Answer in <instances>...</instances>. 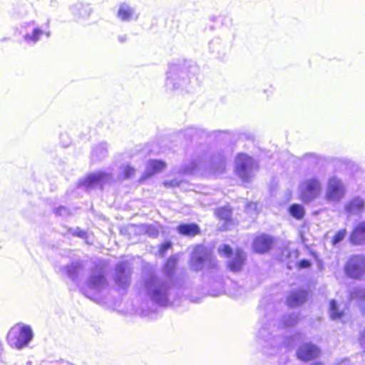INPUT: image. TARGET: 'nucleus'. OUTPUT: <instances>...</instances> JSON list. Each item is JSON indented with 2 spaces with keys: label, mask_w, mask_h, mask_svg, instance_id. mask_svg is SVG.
<instances>
[{
  "label": "nucleus",
  "mask_w": 365,
  "mask_h": 365,
  "mask_svg": "<svg viewBox=\"0 0 365 365\" xmlns=\"http://www.w3.org/2000/svg\"><path fill=\"white\" fill-rule=\"evenodd\" d=\"M190 263L195 271H200L204 267L215 269L217 267V260L211 250L203 245L195 247L191 255Z\"/></svg>",
  "instance_id": "f257e3e1"
},
{
  "label": "nucleus",
  "mask_w": 365,
  "mask_h": 365,
  "mask_svg": "<svg viewBox=\"0 0 365 365\" xmlns=\"http://www.w3.org/2000/svg\"><path fill=\"white\" fill-rule=\"evenodd\" d=\"M322 191V181L317 176L305 178L299 185V198L304 203H309L317 199Z\"/></svg>",
  "instance_id": "f03ea898"
},
{
  "label": "nucleus",
  "mask_w": 365,
  "mask_h": 365,
  "mask_svg": "<svg viewBox=\"0 0 365 365\" xmlns=\"http://www.w3.org/2000/svg\"><path fill=\"white\" fill-rule=\"evenodd\" d=\"M33 338V332L28 325L16 324L9 331L6 340L11 346L21 349L28 345Z\"/></svg>",
  "instance_id": "7ed1b4c3"
},
{
  "label": "nucleus",
  "mask_w": 365,
  "mask_h": 365,
  "mask_svg": "<svg viewBox=\"0 0 365 365\" xmlns=\"http://www.w3.org/2000/svg\"><path fill=\"white\" fill-rule=\"evenodd\" d=\"M49 20H47L46 23L41 26L34 21L25 22L22 25V28L24 29V34L23 35L24 41L26 43L33 46L39 41L41 36L43 35L49 38L51 34L49 29Z\"/></svg>",
  "instance_id": "20e7f679"
},
{
  "label": "nucleus",
  "mask_w": 365,
  "mask_h": 365,
  "mask_svg": "<svg viewBox=\"0 0 365 365\" xmlns=\"http://www.w3.org/2000/svg\"><path fill=\"white\" fill-rule=\"evenodd\" d=\"M258 170L257 162L246 154H239L235 160V172L243 181L249 182Z\"/></svg>",
  "instance_id": "39448f33"
},
{
  "label": "nucleus",
  "mask_w": 365,
  "mask_h": 365,
  "mask_svg": "<svg viewBox=\"0 0 365 365\" xmlns=\"http://www.w3.org/2000/svg\"><path fill=\"white\" fill-rule=\"evenodd\" d=\"M187 73L178 65H171L167 72L165 85L168 89L175 90L188 83Z\"/></svg>",
  "instance_id": "423d86ee"
},
{
  "label": "nucleus",
  "mask_w": 365,
  "mask_h": 365,
  "mask_svg": "<svg viewBox=\"0 0 365 365\" xmlns=\"http://www.w3.org/2000/svg\"><path fill=\"white\" fill-rule=\"evenodd\" d=\"M346 194V187L344 182L336 177L329 179L325 192V198L329 202H338Z\"/></svg>",
  "instance_id": "0eeeda50"
},
{
  "label": "nucleus",
  "mask_w": 365,
  "mask_h": 365,
  "mask_svg": "<svg viewBox=\"0 0 365 365\" xmlns=\"http://www.w3.org/2000/svg\"><path fill=\"white\" fill-rule=\"evenodd\" d=\"M114 180L113 174L110 172H98L92 173L81 182L80 186L87 190L95 188H102L106 183Z\"/></svg>",
  "instance_id": "6e6552de"
},
{
  "label": "nucleus",
  "mask_w": 365,
  "mask_h": 365,
  "mask_svg": "<svg viewBox=\"0 0 365 365\" xmlns=\"http://www.w3.org/2000/svg\"><path fill=\"white\" fill-rule=\"evenodd\" d=\"M321 354L320 349L315 344L307 342L302 344L296 352V356L300 361L307 362L316 359Z\"/></svg>",
  "instance_id": "1a4fd4ad"
},
{
  "label": "nucleus",
  "mask_w": 365,
  "mask_h": 365,
  "mask_svg": "<svg viewBox=\"0 0 365 365\" xmlns=\"http://www.w3.org/2000/svg\"><path fill=\"white\" fill-rule=\"evenodd\" d=\"M116 17L123 22L135 21L139 18V14L134 6L128 3L123 2L118 5Z\"/></svg>",
  "instance_id": "9d476101"
},
{
  "label": "nucleus",
  "mask_w": 365,
  "mask_h": 365,
  "mask_svg": "<svg viewBox=\"0 0 365 365\" xmlns=\"http://www.w3.org/2000/svg\"><path fill=\"white\" fill-rule=\"evenodd\" d=\"M346 274H363L365 272V257L362 255L351 256L346 265Z\"/></svg>",
  "instance_id": "9b49d317"
},
{
  "label": "nucleus",
  "mask_w": 365,
  "mask_h": 365,
  "mask_svg": "<svg viewBox=\"0 0 365 365\" xmlns=\"http://www.w3.org/2000/svg\"><path fill=\"white\" fill-rule=\"evenodd\" d=\"M364 208L365 200L359 196L353 197L344 205V210L349 216L360 215Z\"/></svg>",
  "instance_id": "f8f14e48"
},
{
  "label": "nucleus",
  "mask_w": 365,
  "mask_h": 365,
  "mask_svg": "<svg viewBox=\"0 0 365 365\" xmlns=\"http://www.w3.org/2000/svg\"><path fill=\"white\" fill-rule=\"evenodd\" d=\"M273 245V239L267 235L257 236L253 242V249L256 252L264 253L270 250Z\"/></svg>",
  "instance_id": "ddd939ff"
},
{
  "label": "nucleus",
  "mask_w": 365,
  "mask_h": 365,
  "mask_svg": "<svg viewBox=\"0 0 365 365\" xmlns=\"http://www.w3.org/2000/svg\"><path fill=\"white\" fill-rule=\"evenodd\" d=\"M349 241L354 245H365V222H360L354 227Z\"/></svg>",
  "instance_id": "4468645a"
},
{
  "label": "nucleus",
  "mask_w": 365,
  "mask_h": 365,
  "mask_svg": "<svg viewBox=\"0 0 365 365\" xmlns=\"http://www.w3.org/2000/svg\"><path fill=\"white\" fill-rule=\"evenodd\" d=\"M307 299V292L304 290L292 292L287 297L286 303L289 307H297L303 304Z\"/></svg>",
  "instance_id": "2eb2a0df"
},
{
  "label": "nucleus",
  "mask_w": 365,
  "mask_h": 365,
  "mask_svg": "<svg viewBox=\"0 0 365 365\" xmlns=\"http://www.w3.org/2000/svg\"><path fill=\"white\" fill-rule=\"evenodd\" d=\"M165 168V164L161 160H149L146 165V169L145 173L142 178V180H145L148 178L151 177L156 173L162 171Z\"/></svg>",
  "instance_id": "dca6fc26"
},
{
  "label": "nucleus",
  "mask_w": 365,
  "mask_h": 365,
  "mask_svg": "<svg viewBox=\"0 0 365 365\" xmlns=\"http://www.w3.org/2000/svg\"><path fill=\"white\" fill-rule=\"evenodd\" d=\"M245 259V253L240 249H237L235 253V257L231 259L228 266L230 271L236 272H240Z\"/></svg>",
  "instance_id": "f3484780"
},
{
  "label": "nucleus",
  "mask_w": 365,
  "mask_h": 365,
  "mask_svg": "<svg viewBox=\"0 0 365 365\" xmlns=\"http://www.w3.org/2000/svg\"><path fill=\"white\" fill-rule=\"evenodd\" d=\"M71 11L77 19L87 18L90 16L91 9L89 5H85L82 3H77L71 7Z\"/></svg>",
  "instance_id": "a211bd4d"
},
{
  "label": "nucleus",
  "mask_w": 365,
  "mask_h": 365,
  "mask_svg": "<svg viewBox=\"0 0 365 365\" xmlns=\"http://www.w3.org/2000/svg\"><path fill=\"white\" fill-rule=\"evenodd\" d=\"M177 230L180 234L189 237L195 236L200 232L199 227L194 223L180 225Z\"/></svg>",
  "instance_id": "6ab92c4d"
},
{
  "label": "nucleus",
  "mask_w": 365,
  "mask_h": 365,
  "mask_svg": "<svg viewBox=\"0 0 365 365\" xmlns=\"http://www.w3.org/2000/svg\"><path fill=\"white\" fill-rule=\"evenodd\" d=\"M108 154V145L106 143H101L96 146L91 153V160L98 161L103 159Z\"/></svg>",
  "instance_id": "aec40b11"
},
{
  "label": "nucleus",
  "mask_w": 365,
  "mask_h": 365,
  "mask_svg": "<svg viewBox=\"0 0 365 365\" xmlns=\"http://www.w3.org/2000/svg\"><path fill=\"white\" fill-rule=\"evenodd\" d=\"M216 215L220 220H222L225 221V229L228 230L230 228L229 224H232V222H231V215H232L231 209L227 206L220 207L216 211Z\"/></svg>",
  "instance_id": "412c9836"
},
{
  "label": "nucleus",
  "mask_w": 365,
  "mask_h": 365,
  "mask_svg": "<svg viewBox=\"0 0 365 365\" xmlns=\"http://www.w3.org/2000/svg\"><path fill=\"white\" fill-rule=\"evenodd\" d=\"M201 161L200 160H190L188 162H185L182 165L180 173L182 174H193L195 173L200 166Z\"/></svg>",
  "instance_id": "4be33fe9"
},
{
  "label": "nucleus",
  "mask_w": 365,
  "mask_h": 365,
  "mask_svg": "<svg viewBox=\"0 0 365 365\" xmlns=\"http://www.w3.org/2000/svg\"><path fill=\"white\" fill-rule=\"evenodd\" d=\"M135 170L129 165H123L120 167L117 173L118 180L128 179L134 176Z\"/></svg>",
  "instance_id": "5701e85b"
},
{
  "label": "nucleus",
  "mask_w": 365,
  "mask_h": 365,
  "mask_svg": "<svg viewBox=\"0 0 365 365\" xmlns=\"http://www.w3.org/2000/svg\"><path fill=\"white\" fill-rule=\"evenodd\" d=\"M212 169L215 174H221L225 170V160L224 156L218 155L217 157H215L212 160Z\"/></svg>",
  "instance_id": "b1692460"
},
{
  "label": "nucleus",
  "mask_w": 365,
  "mask_h": 365,
  "mask_svg": "<svg viewBox=\"0 0 365 365\" xmlns=\"http://www.w3.org/2000/svg\"><path fill=\"white\" fill-rule=\"evenodd\" d=\"M289 212V214L297 220H302L305 215L304 207L299 204H293L290 205Z\"/></svg>",
  "instance_id": "393cba45"
},
{
  "label": "nucleus",
  "mask_w": 365,
  "mask_h": 365,
  "mask_svg": "<svg viewBox=\"0 0 365 365\" xmlns=\"http://www.w3.org/2000/svg\"><path fill=\"white\" fill-rule=\"evenodd\" d=\"M178 262V256L177 255H172L166 262L164 266V274H172L174 272Z\"/></svg>",
  "instance_id": "a878e982"
},
{
  "label": "nucleus",
  "mask_w": 365,
  "mask_h": 365,
  "mask_svg": "<svg viewBox=\"0 0 365 365\" xmlns=\"http://www.w3.org/2000/svg\"><path fill=\"white\" fill-rule=\"evenodd\" d=\"M330 305V316L333 319H341L344 316V312L339 311L336 303L334 300H331L329 302Z\"/></svg>",
  "instance_id": "bb28decb"
},
{
  "label": "nucleus",
  "mask_w": 365,
  "mask_h": 365,
  "mask_svg": "<svg viewBox=\"0 0 365 365\" xmlns=\"http://www.w3.org/2000/svg\"><path fill=\"white\" fill-rule=\"evenodd\" d=\"M82 267L81 262L78 260L73 261L70 265L66 267V274H77Z\"/></svg>",
  "instance_id": "cd10ccee"
},
{
  "label": "nucleus",
  "mask_w": 365,
  "mask_h": 365,
  "mask_svg": "<svg viewBox=\"0 0 365 365\" xmlns=\"http://www.w3.org/2000/svg\"><path fill=\"white\" fill-rule=\"evenodd\" d=\"M217 250L221 256L227 258L231 257L233 255L232 248L227 245H220Z\"/></svg>",
  "instance_id": "c85d7f7f"
},
{
  "label": "nucleus",
  "mask_w": 365,
  "mask_h": 365,
  "mask_svg": "<svg viewBox=\"0 0 365 365\" xmlns=\"http://www.w3.org/2000/svg\"><path fill=\"white\" fill-rule=\"evenodd\" d=\"M356 297L359 301V306L360 307L361 313L365 315V292L359 291L356 292Z\"/></svg>",
  "instance_id": "c756f323"
},
{
  "label": "nucleus",
  "mask_w": 365,
  "mask_h": 365,
  "mask_svg": "<svg viewBox=\"0 0 365 365\" xmlns=\"http://www.w3.org/2000/svg\"><path fill=\"white\" fill-rule=\"evenodd\" d=\"M346 235V230L345 229L340 230L339 231H338L336 232V234L334 237V238L332 240V244L334 245H337L338 243H339L344 239Z\"/></svg>",
  "instance_id": "7c9ffc66"
},
{
  "label": "nucleus",
  "mask_w": 365,
  "mask_h": 365,
  "mask_svg": "<svg viewBox=\"0 0 365 365\" xmlns=\"http://www.w3.org/2000/svg\"><path fill=\"white\" fill-rule=\"evenodd\" d=\"M172 244L170 242H166L162 244L159 249V255L160 257H164L167 251L171 247Z\"/></svg>",
  "instance_id": "2f4dec72"
},
{
  "label": "nucleus",
  "mask_w": 365,
  "mask_h": 365,
  "mask_svg": "<svg viewBox=\"0 0 365 365\" xmlns=\"http://www.w3.org/2000/svg\"><path fill=\"white\" fill-rule=\"evenodd\" d=\"M146 233L150 236V237H155L158 235V229L153 226V225H148L146 227Z\"/></svg>",
  "instance_id": "473e14b6"
},
{
  "label": "nucleus",
  "mask_w": 365,
  "mask_h": 365,
  "mask_svg": "<svg viewBox=\"0 0 365 365\" xmlns=\"http://www.w3.org/2000/svg\"><path fill=\"white\" fill-rule=\"evenodd\" d=\"M319 157L314 153H307L303 155V160L310 161L312 163L317 162Z\"/></svg>",
  "instance_id": "72a5a7b5"
},
{
  "label": "nucleus",
  "mask_w": 365,
  "mask_h": 365,
  "mask_svg": "<svg viewBox=\"0 0 365 365\" xmlns=\"http://www.w3.org/2000/svg\"><path fill=\"white\" fill-rule=\"evenodd\" d=\"M221 44V41L220 39L219 38H215V39H212L210 42V48L213 51H219V50L217 49V46L218 45H220Z\"/></svg>",
  "instance_id": "f704fd0d"
},
{
  "label": "nucleus",
  "mask_w": 365,
  "mask_h": 365,
  "mask_svg": "<svg viewBox=\"0 0 365 365\" xmlns=\"http://www.w3.org/2000/svg\"><path fill=\"white\" fill-rule=\"evenodd\" d=\"M311 265V263L307 259H302L299 262L298 266L300 269H307Z\"/></svg>",
  "instance_id": "c9c22d12"
},
{
  "label": "nucleus",
  "mask_w": 365,
  "mask_h": 365,
  "mask_svg": "<svg viewBox=\"0 0 365 365\" xmlns=\"http://www.w3.org/2000/svg\"><path fill=\"white\" fill-rule=\"evenodd\" d=\"M56 214L60 216H66L68 215V210L64 207H59L56 209Z\"/></svg>",
  "instance_id": "e433bc0d"
},
{
  "label": "nucleus",
  "mask_w": 365,
  "mask_h": 365,
  "mask_svg": "<svg viewBox=\"0 0 365 365\" xmlns=\"http://www.w3.org/2000/svg\"><path fill=\"white\" fill-rule=\"evenodd\" d=\"M164 185L165 187H173L179 186L180 182L178 180H177L176 179H175L171 181H165L164 182Z\"/></svg>",
  "instance_id": "4c0bfd02"
},
{
  "label": "nucleus",
  "mask_w": 365,
  "mask_h": 365,
  "mask_svg": "<svg viewBox=\"0 0 365 365\" xmlns=\"http://www.w3.org/2000/svg\"><path fill=\"white\" fill-rule=\"evenodd\" d=\"M257 205L255 202H249L246 205V211L250 212L251 211H255L257 210Z\"/></svg>",
  "instance_id": "58836bf2"
},
{
  "label": "nucleus",
  "mask_w": 365,
  "mask_h": 365,
  "mask_svg": "<svg viewBox=\"0 0 365 365\" xmlns=\"http://www.w3.org/2000/svg\"><path fill=\"white\" fill-rule=\"evenodd\" d=\"M74 235L80 237H84L86 235V232L83 230H81L80 229H77L75 232H74Z\"/></svg>",
  "instance_id": "ea45409f"
},
{
  "label": "nucleus",
  "mask_w": 365,
  "mask_h": 365,
  "mask_svg": "<svg viewBox=\"0 0 365 365\" xmlns=\"http://www.w3.org/2000/svg\"><path fill=\"white\" fill-rule=\"evenodd\" d=\"M118 41L120 43H124L127 40V36L125 35H123V36H119L118 37Z\"/></svg>",
  "instance_id": "a19ab883"
},
{
  "label": "nucleus",
  "mask_w": 365,
  "mask_h": 365,
  "mask_svg": "<svg viewBox=\"0 0 365 365\" xmlns=\"http://www.w3.org/2000/svg\"><path fill=\"white\" fill-rule=\"evenodd\" d=\"M118 268L119 269V273L118 274H124L125 270L121 269V265L118 266Z\"/></svg>",
  "instance_id": "79ce46f5"
},
{
  "label": "nucleus",
  "mask_w": 365,
  "mask_h": 365,
  "mask_svg": "<svg viewBox=\"0 0 365 365\" xmlns=\"http://www.w3.org/2000/svg\"><path fill=\"white\" fill-rule=\"evenodd\" d=\"M312 365H323V364L321 362H315V363H313Z\"/></svg>",
  "instance_id": "37998d69"
},
{
  "label": "nucleus",
  "mask_w": 365,
  "mask_h": 365,
  "mask_svg": "<svg viewBox=\"0 0 365 365\" xmlns=\"http://www.w3.org/2000/svg\"><path fill=\"white\" fill-rule=\"evenodd\" d=\"M293 320L294 321V322H295V323H296V322H297V321H298V319H297V317H294V318L293 319Z\"/></svg>",
  "instance_id": "c03bdc74"
},
{
  "label": "nucleus",
  "mask_w": 365,
  "mask_h": 365,
  "mask_svg": "<svg viewBox=\"0 0 365 365\" xmlns=\"http://www.w3.org/2000/svg\"><path fill=\"white\" fill-rule=\"evenodd\" d=\"M154 294H155V295H157V294H158V292H157V291H155V292H154Z\"/></svg>",
  "instance_id": "a18cd8bd"
}]
</instances>
